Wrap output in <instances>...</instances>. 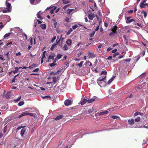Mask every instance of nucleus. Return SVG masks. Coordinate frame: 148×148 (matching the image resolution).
<instances>
[{"mask_svg":"<svg viewBox=\"0 0 148 148\" xmlns=\"http://www.w3.org/2000/svg\"><path fill=\"white\" fill-rule=\"evenodd\" d=\"M25 115H30L32 116H35L34 113H29L28 111H25L22 112L20 115H19L18 118H21L23 116Z\"/></svg>","mask_w":148,"mask_h":148,"instance_id":"f257e3e1","label":"nucleus"},{"mask_svg":"<svg viewBox=\"0 0 148 148\" xmlns=\"http://www.w3.org/2000/svg\"><path fill=\"white\" fill-rule=\"evenodd\" d=\"M117 28L118 27L116 25L113 26L112 28V32L110 33L109 34V36H114V34H116L117 33V32L116 31Z\"/></svg>","mask_w":148,"mask_h":148,"instance_id":"f03ea898","label":"nucleus"},{"mask_svg":"<svg viewBox=\"0 0 148 148\" xmlns=\"http://www.w3.org/2000/svg\"><path fill=\"white\" fill-rule=\"evenodd\" d=\"M27 129L25 128H23L21 130V132H20V134L21 136L23 137V135H26L27 134V132H26V130Z\"/></svg>","mask_w":148,"mask_h":148,"instance_id":"7ed1b4c3","label":"nucleus"},{"mask_svg":"<svg viewBox=\"0 0 148 148\" xmlns=\"http://www.w3.org/2000/svg\"><path fill=\"white\" fill-rule=\"evenodd\" d=\"M0 17L1 18H5L7 19V21H6L7 23L8 22H9L11 20V18H10V16H7V15H3L2 16H1Z\"/></svg>","mask_w":148,"mask_h":148,"instance_id":"20e7f679","label":"nucleus"},{"mask_svg":"<svg viewBox=\"0 0 148 148\" xmlns=\"http://www.w3.org/2000/svg\"><path fill=\"white\" fill-rule=\"evenodd\" d=\"M64 103L66 106H67L71 105V104L72 103L70 100L67 99L64 101Z\"/></svg>","mask_w":148,"mask_h":148,"instance_id":"39448f33","label":"nucleus"},{"mask_svg":"<svg viewBox=\"0 0 148 148\" xmlns=\"http://www.w3.org/2000/svg\"><path fill=\"white\" fill-rule=\"evenodd\" d=\"M9 0H6L5 4H6V6L7 7V8L8 9H9L10 10H11L12 6L11 5V4L10 3L8 2L7 1H9Z\"/></svg>","mask_w":148,"mask_h":148,"instance_id":"423d86ee","label":"nucleus"},{"mask_svg":"<svg viewBox=\"0 0 148 148\" xmlns=\"http://www.w3.org/2000/svg\"><path fill=\"white\" fill-rule=\"evenodd\" d=\"M6 72L3 69V68L2 67H0V73L1 74V75L2 76L4 75Z\"/></svg>","mask_w":148,"mask_h":148,"instance_id":"0eeeda50","label":"nucleus"},{"mask_svg":"<svg viewBox=\"0 0 148 148\" xmlns=\"http://www.w3.org/2000/svg\"><path fill=\"white\" fill-rule=\"evenodd\" d=\"M95 17V14L92 13L88 14V18L90 20H92Z\"/></svg>","mask_w":148,"mask_h":148,"instance_id":"6e6552de","label":"nucleus"},{"mask_svg":"<svg viewBox=\"0 0 148 148\" xmlns=\"http://www.w3.org/2000/svg\"><path fill=\"white\" fill-rule=\"evenodd\" d=\"M95 97H93L92 98L88 99L87 100V102L88 103H91L94 101L95 100Z\"/></svg>","mask_w":148,"mask_h":148,"instance_id":"1a4fd4ad","label":"nucleus"},{"mask_svg":"<svg viewBox=\"0 0 148 148\" xmlns=\"http://www.w3.org/2000/svg\"><path fill=\"white\" fill-rule=\"evenodd\" d=\"M9 52H8L6 53H4V55L5 56V59H4V60H9L10 59L9 58Z\"/></svg>","mask_w":148,"mask_h":148,"instance_id":"9d476101","label":"nucleus"},{"mask_svg":"<svg viewBox=\"0 0 148 148\" xmlns=\"http://www.w3.org/2000/svg\"><path fill=\"white\" fill-rule=\"evenodd\" d=\"M87 99H84L82 100V101H80V103L81 105H84L87 102Z\"/></svg>","mask_w":148,"mask_h":148,"instance_id":"9b49d317","label":"nucleus"},{"mask_svg":"<svg viewBox=\"0 0 148 148\" xmlns=\"http://www.w3.org/2000/svg\"><path fill=\"white\" fill-rule=\"evenodd\" d=\"M54 56H53L50 55L49 56V57H48V59L47 61L48 62H51V60H50V59H52V60H54Z\"/></svg>","mask_w":148,"mask_h":148,"instance_id":"f8f14e48","label":"nucleus"},{"mask_svg":"<svg viewBox=\"0 0 148 148\" xmlns=\"http://www.w3.org/2000/svg\"><path fill=\"white\" fill-rule=\"evenodd\" d=\"M129 124L130 125H132L134 124L135 122L133 119H129L128 120Z\"/></svg>","mask_w":148,"mask_h":148,"instance_id":"ddd939ff","label":"nucleus"},{"mask_svg":"<svg viewBox=\"0 0 148 148\" xmlns=\"http://www.w3.org/2000/svg\"><path fill=\"white\" fill-rule=\"evenodd\" d=\"M66 43L68 46H70L72 43V40L70 39H68L66 41Z\"/></svg>","mask_w":148,"mask_h":148,"instance_id":"4468645a","label":"nucleus"},{"mask_svg":"<svg viewBox=\"0 0 148 148\" xmlns=\"http://www.w3.org/2000/svg\"><path fill=\"white\" fill-rule=\"evenodd\" d=\"M74 10V9H71L68 8L66 11V14H69L71 13V12L73 11Z\"/></svg>","mask_w":148,"mask_h":148,"instance_id":"2eb2a0df","label":"nucleus"},{"mask_svg":"<svg viewBox=\"0 0 148 148\" xmlns=\"http://www.w3.org/2000/svg\"><path fill=\"white\" fill-rule=\"evenodd\" d=\"M63 117V115H60L57 116L55 119L56 121L61 119Z\"/></svg>","mask_w":148,"mask_h":148,"instance_id":"dca6fc26","label":"nucleus"},{"mask_svg":"<svg viewBox=\"0 0 148 148\" xmlns=\"http://www.w3.org/2000/svg\"><path fill=\"white\" fill-rule=\"evenodd\" d=\"M40 27L41 28L43 29H45L46 27V25L45 24H41L40 25Z\"/></svg>","mask_w":148,"mask_h":148,"instance_id":"f3484780","label":"nucleus"},{"mask_svg":"<svg viewBox=\"0 0 148 148\" xmlns=\"http://www.w3.org/2000/svg\"><path fill=\"white\" fill-rule=\"evenodd\" d=\"M10 94L11 92H7L5 96V98L7 99H8L9 98L10 95Z\"/></svg>","mask_w":148,"mask_h":148,"instance_id":"a211bd4d","label":"nucleus"},{"mask_svg":"<svg viewBox=\"0 0 148 148\" xmlns=\"http://www.w3.org/2000/svg\"><path fill=\"white\" fill-rule=\"evenodd\" d=\"M115 76H112V78L110 79L108 81V84H110L113 80L115 78Z\"/></svg>","mask_w":148,"mask_h":148,"instance_id":"6ab92c4d","label":"nucleus"},{"mask_svg":"<svg viewBox=\"0 0 148 148\" xmlns=\"http://www.w3.org/2000/svg\"><path fill=\"white\" fill-rule=\"evenodd\" d=\"M88 56L89 57L93 58L95 57V55L93 53H89Z\"/></svg>","mask_w":148,"mask_h":148,"instance_id":"aec40b11","label":"nucleus"},{"mask_svg":"<svg viewBox=\"0 0 148 148\" xmlns=\"http://www.w3.org/2000/svg\"><path fill=\"white\" fill-rule=\"evenodd\" d=\"M69 49V48L67 45L65 44L63 47V49L64 51H66Z\"/></svg>","mask_w":148,"mask_h":148,"instance_id":"412c9836","label":"nucleus"},{"mask_svg":"<svg viewBox=\"0 0 148 148\" xmlns=\"http://www.w3.org/2000/svg\"><path fill=\"white\" fill-rule=\"evenodd\" d=\"M14 69H15V70L13 71V72L14 74H15L18 72V67H15Z\"/></svg>","mask_w":148,"mask_h":148,"instance_id":"4be33fe9","label":"nucleus"},{"mask_svg":"<svg viewBox=\"0 0 148 148\" xmlns=\"http://www.w3.org/2000/svg\"><path fill=\"white\" fill-rule=\"evenodd\" d=\"M2 12L4 13H6L7 12H11V10H10L9 9H8L6 8L5 10H3Z\"/></svg>","mask_w":148,"mask_h":148,"instance_id":"5701e85b","label":"nucleus"},{"mask_svg":"<svg viewBox=\"0 0 148 148\" xmlns=\"http://www.w3.org/2000/svg\"><path fill=\"white\" fill-rule=\"evenodd\" d=\"M110 117L113 119H117L119 118V117L117 115H112L110 116Z\"/></svg>","mask_w":148,"mask_h":148,"instance_id":"b1692460","label":"nucleus"},{"mask_svg":"<svg viewBox=\"0 0 148 148\" xmlns=\"http://www.w3.org/2000/svg\"><path fill=\"white\" fill-rule=\"evenodd\" d=\"M63 2V3L64 4H66L70 3V1L69 0H62Z\"/></svg>","mask_w":148,"mask_h":148,"instance_id":"393cba45","label":"nucleus"},{"mask_svg":"<svg viewBox=\"0 0 148 148\" xmlns=\"http://www.w3.org/2000/svg\"><path fill=\"white\" fill-rule=\"evenodd\" d=\"M95 33V31H93L92 33L90 34L89 36L90 37H92L94 35Z\"/></svg>","mask_w":148,"mask_h":148,"instance_id":"a878e982","label":"nucleus"},{"mask_svg":"<svg viewBox=\"0 0 148 148\" xmlns=\"http://www.w3.org/2000/svg\"><path fill=\"white\" fill-rule=\"evenodd\" d=\"M11 34V33H9L8 34H7L4 35V39L5 38L9 36H10V34Z\"/></svg>","mask_w":148,"mask_h":148,"instance_id":"bb28decb","label":"nucleus"},{"mask_svg":"<svg viewBox=\"0 0 148 148\" xmlns=\"http://www.w3.org/2000/svg\"><path fill=\"white\" fill-rule=\"evenodd\" d=\"M145 5H146L145 3H140V6L141 8H145Z\"/></svg>","mask_w":148,"mask_h":148,"instance_id":"cd10ccee","label":"nucleus"},{"mask_svg":"<svg viewBox=\"0 0 148 148\" xmlns=\"http://www.w3.org/2000/svg\"><path fill=\"white\" fill-rule=\"evenodd\" d=\"M73 31V29L71 28H70L69 30L66 33L67 35H69Z\"/></svg>","mask_w":148,"mask_h":148,"instance_id":"c85d7f7f","label":"nucleus"},{"mask_svg":"<svg viewBox=\"0 0 148 148\" xmlns=\"http://www.w3.org/2000/svg\"><path fill=\"white\" fill-rule=\"evenodd\" d=\"M146 74L145 73H143L139 76V77L141 78H143L145 77Z\"/></svg>","mask_w":148,"mask_h":148,"instance_id":"c756f323","label":"nucleus"},{"mask_svg":"<svg viewBox=\"0 0 148 148\" xmlns=\"http://www.w3.org/2000/svg\"><path fill=\"white\" fill-rule=\"evenodd\" d=\"M36 66V64H33L31 65L30 66H29L28 67V68L29 69H32L34 67Z\"/></svg>","mask_w":148,"mask_h":148,"instance_id":"7c9ffc66","label":"nucleus"},{"mask_svg":"<svg viewBox=\"0 0 148 148\" xmlns=\"http://www.w3.org/2000/svg\"><path fill=\"white\" fill-rule=\"evenodd\" d=\"M108 111H105L100 112L101 115L106 114L108 113Z\"/></svg>","mask_w":148,"mask_h":148,"instance_id":"2f4dec72","label":"nucleus"},{"mask_svg":"<svg viewBox=\"0 0 148 148\" xmlns=\"http://www.w3.org/2000/svg\"><path fill=\"white\" fill-rule=\"evenodd\" d=\"M24 103V102L23 101H21L20 102H19L18 103V105L19 106H21L22 105H23Z\"/></svg>","mask_w":148,"mask_h":148,"instance_id":"473e14b6","label":"nucleus"},{"mask_svg":"<svg viewBox=\"0 0 148 148\" xmlns=\"http://www.w3.org/2000/svg\"><path fill=\"white\" fill-rule=\"evenodd\" d=\"M62 56V55L58 53L57 55L56 58H57V59H59L61 58Z\"/></svg>","mask_w":148,"mask_h":148,"instance_id":"72a5a7b5","label":"nucleus"},{"mask_svg":"<svg viewBox=\"0 0 148 148\" xmlns=\"http://www.w3.org/2000/svg\"><path fill=\"white\" fill-rule=\"evenodd\" d=\"M56 45H57V44H56V43H55L52 46L50 49L52 51V50H53Z\"/></svg>","mask_w":148,"mask_h":148,"instance_id":"f704fd0d","label":"nucleus"},{"mask_svg":"<svg viewBox=\"0 0 148 148\" xmlns=\"http://www.w3.org/2000/svg\"><path fill=\"white\" fill-rule=\"evenodd\" d=\"M40 12H38L37 13V17L38 18H40L41 19H42L41 18V14L39 13Z\"/></svg>","mask_w":148,"mask_h":148,"instance_id":"c9c22d12","label":"nucleus"},{"mask_svg":"<svg viewBox=\"0 0 148 148\" xmlns=\"http://www.w3.org/2000/svg\"><path fill=\"white\" fill-rule=\"evenodd\" d=\"M142 13L144 14V17L145 18L147 16V12L145 11H142Z\"/></svg>","mask_w":148,"mask_h":148,"instance_id":"e433bc0d","label":"nucleus"},{"mask_svg":"<svg viewBox=\"0 0 148 148\" xmlns=\"http://www.w3.org/2000/svg\"><path fill=\"white\" fill-rule=\"evenodd\" d=\"M53 82L54 83V84H55L57 81V78L56 77H53Z\"/></svg>","mask_w":148,"mask_h":148,"instance_id":"4c0bfd02","label":"nucleus"},{"mask_svg":"<svg viewBox=\"0 0 148 148\" xmlns=\"http://www.w3.org/2000/svg\"><path fill=\"white\" fill-rule=\"evenodd\" d=\"M127 21L126 22L127 23H130L134 21V20L133 19H132L130 20L129 19L128 20H127Z\"/></svg>","mask_w":148,"mask_h":148,"instance_id":"58836bf2","label":"nucleus"},{"mask_svg":"<svg viewBox=\"0 0 148 148\" xmlns=\"http://www.w3.org/2000/svg\"><path fill=\"white\" fill-rule=\"evenodd\" d=\"M106 77V76H105V77H103L102 78H101V77H100L98 79L99 80H100L101 81H103L105 80V79Z\"/></svg>","mask_w":148,"mask_h":148,"instance_id":"ea45409f","label":"nucleus"},{"mask_svg":"<svg viewBox=\"0 0 148 148\" xmlns=\"http://www.w3.org/2000/svg\"><path fill=\"white\" fill-rule=\"evenodd\" d=\"M60 71H58L56 73H54V72H51L50 74L51 75H55L56 74V73L58 72H59Z\"/></svg>","mask_w":148,"mask_h":148,"instance_id":"a19ab883","label":"nucleus"},{"mask_svg":"<svg viewBox=\"0 0 148 148\" xmlns=\"http://www.w3.org/2000/svg\"><path fill=\"white\" fill-rule=\"evenodd\" d=\"M45 53H46V51H45L44 52H43V54H42V58H41L42 59H43L44 58H46Z\"/></svg>","mask_w":148,"mask_h":148,"instance_id":"79ce46f5","label":"nucleus"},{"mask_svg":"<svg viewBox=\"0 0 148 148\" xmlns=\"http://www.w3.org/2000/svg\"><path fill=\"white\" fill-rule=\"evenodd\" d=\"M140 120V117H138L137 118L135 119L134 120L136 122H138Z\"/></svg>","mask_w":148,"mask_h":148,"instance_id":"37998d69","label":"nucleus"},{"mask_svg":"<svg viewBox=\"0 0 148 148\" xmlns=\"http://www.w3.org/2000/svg\"><path fill=\"white\" fill-rule=\"evenodd\" d=\"M64 20L65 21H66V22H70V21H69L70 20L69 18L67 17H66Z\"/></svg>","mask_w":148,"mask_h":148,"instance_id":"c03bdc74","label":"nucleus"},{"mask_svg":"<svg viewBox=\"0 0 148 148\" xmlns=\"http://www.w3.org/2000/svg\"><path fill=\"white\" fill-rule=\"evenodd\" d=\"M107 71H101V74L102 75V74H104L105 75H106L107 74Z\"/></svg>","mask_w":148,"mask_h":148,"instance_id":"a18cd8bd","label":"nucleus"},{"mask_svg":"<svg viewBox=\"0 0 148 148\" xmlns=\"http://www.w3.org/2000/svg\"><path fill=\"white\" fill-rule=\"evenodd\" d=\"M97 82L98 84V85H100V86H101L100 84H101L102 82L100 81V80H99V79H98L97 80Z\"/></svg>","mask_w":148,"mask_h":148,"instance_id":"49530a36","label":"nucleus"},{"mask_svg":"<svg viewBox=\"0 0 148 148\" xmlns=\"http://www.w3.org/2000/svg\"><path fill=\"white\" fill-rule=\"evenodd\" d=\"M84 63V61H81L80 63L79 64H78L77 65V66H79V67H82V65L83 64V63Z\"/></svg>","mask_w":148,"mask_h":148,"instance_id":"de8ad7c7","label":"nucleus"},{"mask_svg":"<svg viewBox=\"0 0 148 148\" xmlns=\"http://www.w3.org/2000/svg\"><path fill=\"white\" fill-rule=\"evenodd\" d=\"M56 8L55 7L53 9H52L51 10H50V12L51 13V14L53 13L54 11V10L56 9Z\"/></svg>","mask_w":148,"mask_h":148,"instance_id":"09e8293b","label":"nucleus"},{"mask_svg":"<svg viewBox=\"0 0 148 148\" xmlns=\"http://www.w3.org/2000/svg\"><path fill=\"white\" fill-rule=\"evenodd\" d=\"M93 111V109H89L88 110V114H90L92 113Z\"/></svg>","mask_w":148,"mask_h":148,"instance_id":"8fccbe9b","label":"nucleus"},{"mask_svg":"<svg viewBox=\"0 0 148 148\" xmlns=\"http://www.w3.org/2000/svg\"><path fill=\"white\" fill-rule=\"evenodd\" d=\"M56 64H56V63H54V62H53V63L50 64L49 65L50 66L52 67V66H55Z\"/></svg>","mask_w":148,"mask_h":148,"instance_id":"3c124183","label":"nucleus"},{"mask_svg":"<svg viewBox=\"0 0 148 148\" xmlns=\"http://www.w3.org/2000/svg\"><path fill=\"white\" fill-rule=\"evenodd\" d=\"M30 43L31 45H32L33 43V38L32 37H31L29 38Z\"/></svg>","mask_w":148,"mask_h":148,"instance_id":"603ef678","label":"nucleus"},{"mask_svg":"<svg viewBox=\"0 0 148 148\" xmlns=\"http://www.w3.org/2000/svg\"><path fill=\"white\" fill-rule=\"evenodd\" d=\"M21 96H20L19 97H18L17 99H15L14 100V101L16 102H17L19 101L21 99Z\"/></svg>","mask_w":148,"mask_h":148,"instance_id":"864d4df0","label":"nucleus"},{"mask_svg":"<svg viewBox=\"0 0 148 148\" xmlns=\"http://www.w3.org/2000/svg\"><path fill=\"white\" fill-rule=\"evenodd\" d=\"M143 84H141L140 85H139V86L137 87L136 89L138 90L142 88V86L143 85Z\"/></svg>","mask_w":148,"mask_h":148,"instance_id":"5fc2aeb1","label":"nucleus"},{"mask_svg":"<svg viewBox=\"0 0 148 148\" xmlns=\"http://www.w3.org/2000/svg\"><path fill=\"white\" fill-rule=\"evenodd\" d=\"M119 53L118 52H116L113 54V57L115 58L116 57V56L119 55Z\"/></svg>","mask_w":148,"mask_h":148,"instance_id":"6e6d98bb","label":"nucleus"},{"mask_svg":"<svg viewBox=\"0 0 148 148\" xmlns=\"http://www.w3.org/2000/svg\"><path fill=\"white\" fill-rule=\"evenodd\" d=\"M78 27L77 25H75L72 26V28L73 29H75Z\"/></svg>","mask_w":148,"mask_h":148,"instance_id":"4d7b16f0","label":"nucleus"},{"mask_svg":"<svg viewBox=\"0 0 148 148\" xmlns=\"http://www.w3.org/2000/svg\"><path fill=\"white\" fill-rule=\"evenodd\" d=\"M6 130H7V126H5L3 128V132L4 133H5L6 132Z\"/></svg>","mask_w":148,"mask_h":148,"instance_id":"13d9d810","label":"nucleus"},{"mask_svg":"<svg viewBox=\"0 0 148 148\" xmlns=\"http://www.w3.org/2000/svg\"><path fill=\"white\" fill-rule=\"evenodd\" d=\"M0 60H4V57L3 55H0Z\"/></svg>","mask_w":148,"mask_h":148,"instance_id":"bf43d9fd","label":"nucleus"},{"mask_svg":"<svg viewBox=\"0 0 148 148\" xmlns=\"http://www.w3.org/2000/svg\"><path fill=\"white\" fill-rule=\"evenodd\" d=\"M115 108V107H114L113 108H110V109H108L107 110L108 111H114V108Z\"/></svg>","mask_w":148,"mask_h":148,"instance_id":"052dcab7","label":"nucleus"},{"mask_svg":"<svg viewBox=\"0 0 148 148\" xmlns=\"http://www.w3.org/2000/svg\"><path fill=\"white\" fill-rule=\"evenodd\" d=\"M56 36H54L53 38H52V39L51 40V42H53L54 41L56 40Z\"/></svg>","mask_w":148,"mask_h":148,"instance_id":"680f3d73","label":"nucleus"},{"mask_svg":"<svg viewBox=\"0 0 148 148\" xmlns=\"http://www.w3.org/2000/svg\"><path fill=\"white\" fill-rule=\"evenodd\" d=\"M57 25V23L56 21L54 23L53 25V27L54 28H56V27Z\"/></svg>","mask_w":148,"mask_h":148,"instance_id":"e2e57ef3","label":"nucleus"},{"mask_svg":"<svg viewBox=\"0 0 148 148\" xmlns=\"http://www.w3.org/2000/svg\"><path fill=\"white\" fill-rule=\"evenodd\" d=\"M39 70V69L38 68H37L36 69H35V70H34L33 71V72H38Z\"/></svg>","mask_w":148,"mask_h":148,"instance_id":"0e129e2a","label":"nucleus"},{"mask_svg":"<svg viewBox=\"0 0 148 148\" xmlns=\"http://www.w3.org/2000/svg\"><path fill=\"white\" fill-rule=\"evenodd\" d=\"M131 59L130 58H127L125 60V61L126 62H130V61Z\"/></svg>","mask_w":148,"mask_h":148,"instance_id":"69168bd1","label":"nucleus"},{"mask_svg":"<svg viewBox=\"0 0 148 148\" xmlns=\"http://www.w3.org/2000/svg\"><path fill=\"white\" fill-rule=\"evenodd\" d=\"M69 5H65L63 7V9H64V10H66V8L67 7H68Z\"/></svg>","mask_w":148,"mask_h":148,"instance_id":"338daca9","label":"nucleus"},{"mask_svg":"<svg viewBox=\"0 0 148 148\" xmlns=\"http://www.w3.org/2000/svg\"><path fill=\"white\" fill-rule=\"evenodd\" d=\"M138 114L139 113L138 112H136L134 114V116H137Z\"/></svg>","mask_w":148,"mask_h":148,"instance_id":"774afa93","label":"nucleus"}]
</instances>
